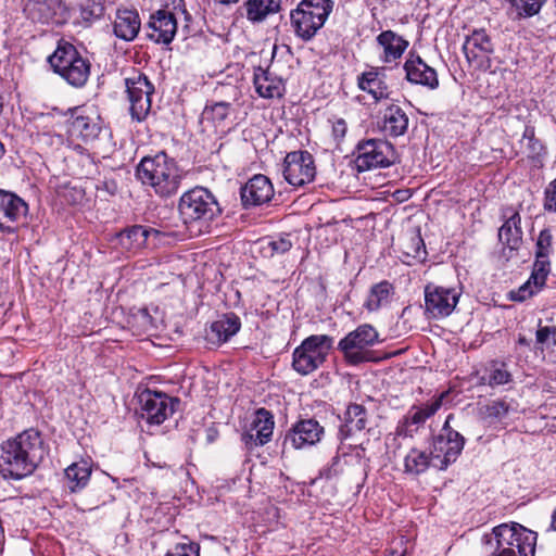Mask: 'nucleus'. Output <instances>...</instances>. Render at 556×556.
<instances>
[{"mask_svg": "<svg viewBox=\"0 0 556 556\" xmlns=\"http://www.w3.org/2000/svg\"><path fill=\"white\" fill-rule=\"evenodd\" d=\"M459 299L455 289L443 288L433 283L425 287V301L428 313H452Z\"/></svg>", "mask_w": 556, "mask_h": 556, "instance_id": "nucleus-23", "label": "nucleus"}, {"mask_svg": "<svg viewBox=\"0 0 556 556\" xmlns=\"http://www.w3.org/2000/svg\"><path fill=\"white\" fill-rule=\"evenodd\" d=\"M366 426V408L361 404H350L344 413L343 424L339 428L338 437L341 441L348 440L356 432L363 431Z\"/></svg>", "mask_w": 556, "mask_h": 556, "instance_id": "nucleus-29", "label": "nucleus"}, {"mask_svg": "<svg viewBox=\"0 0 556 556\" xmlns=\"http://www.w3.org/2000/svg\"><path fill=\"white\" fill-rule=\"evenodd\" d=\"M536 341L541 344H556V327H540L536 331Z\"/></svg>", "mask_w": 556, "mask_h": 556, "instance_id": "nucleus-49", "label": "nucleus"}, {"mask_svg": "<svg viewBox=\"0 0 556 556\" xmlns=\"http://www.w3.org/2000/svg\"><path fill=\"white\" fill-rule=\"evenodd\" d=\"M324 435V427L315 419H301L286 433L283 445L294 450L316 445Z\"/></svg>", "mask_w": 556, "mask_h": 556, "instance_id": "nucleus-15", "label": "nucleus"}, {"mask_svg": "<svg viewBox=\"0 0 556 556\" xmlns=\"http://www.w3.org/2000/svg\"><path fill=\"white\" fill-rule=\"evenodd\" d=\"M399 250L405 257L404 263L410 264L412 260L422 262L426 260L427 251L420 230L413 229L406 231L400 237L397 242Z\"/></svg>", "mask_w": 556, "mask_h": 556, "instance_id": "nucleus-30", "label": "nucleus"}, {"mask_svg": "<svg viewBox=\"0 0 556 556\" xmlns=\"http://www.w3.org/2000/svg\"><path fill=\"white\" fill-rule=\"evenodd\" d=\"M463 50L468 62L476 67L490 66V55L493 52V43L484 29L473 30L472 34L467 37Z\"/></svg>", "mask_w": 556, "mask_h": 556, "instance_id": "nucleus-19", "label": "nucleus"}, {"mask_svg": "<svg viewBox=\"0 0 556 556\" xmlns=\"http://www.w3.org/2000/svg\"><path fill=\"white\" fill-rule=\"evenodd\" d=\"M165 556H200V544L184 536L182 541L174 544Z\"/></svg>", "mask_w": 556, "mask_h": 556, "instance_id": "nucleus-46", "label": "nucleus"}, {"mask_svg": "<svg viewBox=\"0 0 556 556\" xmlns=\"http://www.w3.org/2000/svg\"><path fill=\"white\" fill-rule=\"evenodd\" d=\"M549 273L551 261L535 258L530 278L516 292H511V299L525 301L527 298L539 292L545 286Z\"/></svg>", "mask_w": 556, "mask_h": 556, "instance_id": "nucleus-26", "label": "nucleus"}, {"mask_svg": "<svg viewBox=\"0 0 556 556\" xmlns=\"http://www.w3.org/2000/svg\"><path fill=\"white\" fill-rule=\"evenodd\" d=\"M27 203L13 192L0 189V231L14 233L16 225L26 216Z\"/></svg>", "mask_w": 556, "mask_h": 556, "instance_id": "nucleus-16", "label": "nucleus"}, {"mask_svg": "<svg viewBox=\"0 0 556 556\" xmlns=\"http://www.w3.org/2000/svg\"><path fill=\"white\" fill-rule=\"evenodd\" d=\"M341 471V460L340 456L337 455L332 458L330 466L327 469L326 476L327 478H331L332 476H337Z\"/></svg>", "mask_w": 556, "mask_h": 556, "instance_id": "nucleus-52", "label": "nucleus"}, {"mask_svg": "<svg viewBox=\"0 0 556 556\" xmlns=\"http://www.w3.org/2000/svg\"><path fill=\"white\" fill-rule=\"evenodd\" d=\"M405 78L414 85H420L429 89L439 87L437 71L428 65L419 54L410 51L403 65Z\"/></svg>", "mask_w": 556, "mask_h": 556, "instance_id": "nucleus-18", "label": "nucleus"}, {"mask_svg": "<svg viewBox=\"0 0 556 556\" xmlns=\"http://www.w3.org/2000/svg\"><path fill=\"white\" fill-rule=\"evenodd\" d=\"M450 392V390L443 391L425 404L413 405L399 421L395 430L396 435L412 438L418 429L442 407Z\"/></svg>", "mask_w": 556, "mask_h": 556, "instance_id": "nucleus-13", "label": "nucleus"}, {"mask_svg": "<svg viewBox=\"0 0 556 556\" xmlns=\"http://www.w3.org/2000/svg\"><path fill=\"white\" fill-rule=\"evenodd\" d=\"M551 529L556 531V507H555V510L553 511V515H552Z\"/></svg>", "mask_w": 556, "mask_h": 556, "instance_id": "nucleus-53", "label": "nucleus"}, {"mask_svg": "<svg viewBox=\"0 0 556 556\" xmlns=\"http://www.w3.org/2000/svg\"><path fill=\"white\" fill-rule=\"evenodd\" d=\"M515 410L510 402L506 400H496L483 408L484 418L490 421H502L510 412Z\"/></svg>", "mask_w": 556, "mask_h": 556, "instance_id": "nucleus-42", "label": "nucleus"}, {"mask_svg": "<svg viewBox=\"0 0 556 556\" xmlns=\"http://www.w3.org/2000/svg\"><path fill=\"white\" fill-rule=\"evenodd\" d=\"M230 106V103L224 101L207 104L203 110L202 117L214 124H220L227 118Z\"/></svg>", "mask_w": 556, "mask_h": 556, "instance_id": "nucleus-44", "label": "nucleus"}, {"mask_svg": "<svg viewBox=\"0 0 556 556\" xmlns=\"http://www.w3.org/2000/svg\"><path fill=\"white\" fill-rule=\"evenodd\" d=\"M274 426L273 414L265 408H258L254 413L249 429L242 433V442L248 450L265 445L271 440Z\"/></svg>", "mask_w": 556, "mask_h": 556, "instance_id": "nucleus-17", "label": "nucleus"}, {"mask_svg": "<svg viewBox=\"0 0 556 556\" xmlns=\"http://www.w3.org/2000/svg\"><path fill=\"white\" fill-rule=\"evenodd\" d=\"M378 332L370 325H362L339 342V350L348 363L357 365L369 361L368 348L378 341Z\"/></svg>", "mask_w": 556, "mask_h": 556, "instance_id": "nucleus-9", "label": "nucleus"}, {"mask_svg": "<svg viewBox=\"0 0 556 556\" xmlns=\"http://www.w3.org/2000/svg\"><path fill=\"white\" fill-rule=\"evenodd\" d=\"M140 416L150 425H161L175 412L177 399L160 391L143 390L139 396Z\"/></svg>", "mask_w": 556, "mask_h": 556, "instance_id": "nucleus-12", "label": "nucleus"}, {"mask_svg": "<svg viewBox=\"0 0 556 556\" xmlns=\"http://www.w3.org/2000/svg\"><path fill=\"white\" fill-rule=\"evenodd\" d=\"M136 175L160 198L175 195L184 178L182 169L165 152L143 157L137 166Z\"/></svg>", "mask_w": 556, "mask_h": 556, "instance_id": "nucleus-3", "label": "nucleus"}, {"mask_svg": "<svg viewBox=\"0 0 556 556\" xmlns=\"http://www.w3.org/2000/svg\"><path fill=\"white\" fill-rule=\"evenodd\" d=\"M519 342H520V343H523V342H525V339H523V338H520V339H519Z\"/></svg>", "mask_w": 556, "mask_h": 556, "instance_id": "nucleus-55", "label": "nucleus"}, {"mask_svg": "<svg viewBox=\"0 0 556 556\" xmlns=\"http://www.w3.org/2000/svg\"><path fill=\"white\" fill-rule=\"evenodd\" d=\"M104 11V0H84L80 4V16L88 25L101 18Z\"/></svg>", "mask_w": 556, "mask_h": 556, "instance_id": "nucleus-43", "label": "nucleus"}, {"mask_svg": "<svg viewBox=\"0 0 556 556\" xmlns=\"http://www.w3.org/2000/svg\"><path fill=\"white\" fill-rule=\"evenodd\" d=\"M538 534L517 523H502L482 536L485 556H534Z\"/></svg>", "mask_w": 556, "mask_h": 556, "instance_id": "nucleus-2", "label": "nucleus"}, {"mask_svg": "<svg viewBox=\"0 0 556 556\" xmlns=\"http://www.w3.org/2000/svg\"><path fill=\"white\" fill-rule=\"evenodd\" d=\"M283 177L294 187H302L314 180L316 167L313 155L308 151L289 152L283 160Z\"/></svg>", "mask_w": 556, "mask_h": 556, "instance_id": "nucleus-14", "label": "nucleus"}, {"mask_svg": "<svg viewBox=\"0 0 556 556\" xmlns=\"http://www.w3.org/2000/svg\"><path fill=\"white\" fill-rule=\"evenodd\" d=\"M178 211L186 226H199L198 232L202 231V226L218 216L222 212L215 197L203 187H195L185 192L179 200Z\"/></svg>", "mask_w": 556, "mask_h": 556, "instance_id": "nucleus-6", "label": "nucleus"}, {"mask_svg": "<svg viewBox=\"0 0 556 556\" xmlns=\"http://www.w3.org/2000/svg\"><path fill=\"white\" fill-rule=\"evenodd\" d=\"M376 41L382 49L380 59L384 63L399 61L409 46L408 40L391 29L381 31Z\"/></svg>", "mask_w": 556, "mask_h": 556, "instance_id": "nucleus-27", "label": "nucleus"}, {"mask_svg": "<svg viewBox=\"0 0 556 556\" xmlns=\"http://www.w3.org/2000/svg\"><path fill=\"white\" fill-rule=\"evenodd\" d=\"M281 4L282 0H247L242 8L245 10L247 20L256 24L279 13L282 9Z\"/></svg>", "mask_w": 556, "mask_h": 556, "instance_id": "nucleus-34", "label": "nucleus"}, {"mask_svg": "<svg viewBox=\"0 0 556 556\" xmlns=\"http://www.w3.org/2000/svg\"><path fill=\"white\" fill-rule=\"evenodd\" d=\"M125 86L130 102L131 118L137 122L144 121L151 110V96L154 92V86L140 72H134L131 76L127 77Z\"/></svg>", "mask_w": 556, "mask_h": 556, "instance_id": "nucleus-11", "label": "nucleus"}, {"mask_svg": "<svg viewBox=\"0 0 556 556\" xmlns=\"http://www.w3.org/2000/svg\"><path fill=\"white\" fill-rule=\"evenodd\" d=\"M63 10L61 0H30L24 9L27 17L42 24L61 23L58 15Z\"/></svg>", "mask_w": 556, "mask_h": 556, "instance_id": "nucleus-25", "label": "nucleus"}, {"mask_svg": "<svg viewBox=\"0 0 556 556\" xmlns=\"http://www.w3.org/2000/svg\"><path fill=\"white\" fill-rule=\"evenodd\" d=\"M68 131L72 137L79 138L84 142H90L98 138L101 126L97 118L79 114L72 117Z\"/></svg>", "mask_w": 556, "mask_h": 556, "instance_id": "nucleus-35", "label": "nucleus"}, {"mask_svg": "<svg viewBox=\"0 0 556 556\" xmlns=\"http://www.w3.org/2000/svg\"><path fill=\"white\" fill-rule=\"evenodd\" d=\"M332 0H302L290 12V23L294 35L301 40L311 41L324 27L333 10Z\"/></svg>", "mask_w": 556, "mask_h": 556, "instance_id": "nucleus-5", "label": "nucleus"}, {"mask_svg": "<svg viewBox=\"0 0 556 556\" xmlns=\"http://www.w3.org/2000/svg\"><path fill=\"white\" fill-rule=\"evenodd\" d=\"M161 232L154 228H147L141 225L131 226L117 235V244L128 253H136L141 250L150 236L159 237Z\"/></svg>", "mask_w": 556, "mask_h": 556, "instance_id": "nucleus-28", "label": "nucleus"}, {"mask_svg": "<svg viewBox=\"0 0 556 556\" xmlns=\"http://www.w3.org/2000/svg\"><path fill=\"white\" fill-rule=\"evenodd\" d=\"M329 122L331 123L332 138L336 142V146L339 147L348 132V124L344 118L337 116L329 119Z\"/></svg>", "mask_w": 556, "mask_h": 556, "instance_id": "nucleus-48", "label": "nucleus"}, {"mask_svg": "<svg viewBox=\"0 0 556 556\" xmlns=\"http://www.w3.org/2000/svg\"><path fill=\"white\" fill-rule=\"evenodd\" d=\"M392 295L393 286L389 281H381L370 289L365 305L369 311L384 309L391 302Z\"/></svg>", "mask_w": 556, "mask_h": 556, "instance_id": "nucleus-40", "label": "nucleus"}, {"mask_svg": "<svg viewBox=\"0 0 556 556\" xmlns=\"http://www.w3.org/2000/svg\"><path fill=\"white\" fill-rule=\"evenodd\" d=\"M274 187L268 177L254 175L241 188V201L244 207L258 206L268 203L274 197Z\"/></svg>", "mask_w": 556, "mask_h": 556, "instance_id": "nucleus-20", "label": "nucleus"}, {"mask_svg": "<svg viewBox=\"0 0 556 556\" xmlns=\"http://www.w3.org/2000/svg\"><path fill=\"white\" fill-rule=\"evenodd\" d=\"M464 437L445 425L442 432L432 442V466L439 470H445L451 464L456 462L464 448Z\"/></svg>", "mask_w": 556, "mask_h": 556, "instance_id": "nucleus-10", "label": "nucleus"}, {"mask_svg": "<svg viewBox=\"0 0 556 556\" xmlns=\"http://www.w3.org/2000/svg\"><path fill=\"white\" fill-rule=\"evenodd\" d=\"M354 154V163L358 172L389 167L394 164L396 160L394 147L382 139L359 141L355 148Z\"/></svg>", "mask_w": 556, "mask_h": 556, "instance_id": "nucleus-8", "label": "nucleus"}, {"mask_svg": "<svg viewBox=\"0 0 556 556\" xmlns=\"http://www.w3.org/2000/svg\"><path fill=\"white\" fill-rule=\"evenodd\" d=\"M407 127L406 113L399 105H389L383 113V131L391 137H399L405 134Z\"/></svg>", "mask_w": 556, "mask_h": 556, "instance_id": "nucleus-37", "label": "nucleus"}, {"mask_svg": "<svg viewBox=\"0 0 556 556\" xmlns=\"http://www.w3.org/2000/svg\"><path fill=\"white\" fill-rule=\"evenodd\" d=\"M292 247L291 241L288 238H279L277 240H270L267 243V248L270 250V254H283L288 252Z\"/></svg>", "mask_w": 556, "mask_h": 556, "instance_id": "nucleus-50", "label": "nucleus"}, {"mask_svg": "<svg viewBox=\"0 0 556 556\" xmlns=\"http://www.w3.org/2000/svg\"><path fill=\"white\" fill-rule=\"evenodd\" d=\"M140 18L135 10H117L113 30L116 37L125 40H134L140 30Z\"/></svg>", "mask_w": 556, "mask_h": 556, "instance_id": "nucleus-32", "label": "nucleus"}, {"mask_svg": "<svg viewBox=\"0 0 556 556\" xmlns=\"http://www.w3.org/2000/svg\"><path fill=\"white\" fill-rule=\"evenodd\" d=\"M184 2V0H179V3Z\"/></svg>", "mask_w": 556, "mask_h": 556, "instance_id": "nucleus-56", "label": "nucleus"}, {"mask_svg": "<svg viewBox=\"0 0 556 556\" xmlns=\"http://www.w3.org/2000/svg\"><path fill=\"white\" fill-rule=\"evenodd\" d=\"M149 38L156 43L168 45L173 41L177 31L175 15L167 10H157L151 14L148 22Z\"/></svg>", "mask_w": 556, "mask_h": 556, "instance_id": "nucleus-22", "label": "nucleus"}, {"mask_svg": "<svg viewBox=\"0 0 556 556\" xmlns=\"http://www.w3.org/2000/svg\"><path fill=\"white\" fill-rule=\"evenodd\" d=\"M520 215L514 212L498 230L500 241L510 250H516L521 242Z\"/></svg>", "mask_w": 556, "mask_h": 556, "instance_id": "nucleus-39", "label": "nucleus"}, {"mask_svg": "<svg viewBox=\"0 0 556 556\" xmlns=\"http://www.w3.org/2000/svg\"><path fill=\"white\" fill-rule=\"evenodd\" d=\"M359 89L369 93L378 102L389 98V88L382 75L377 70L363 73L357 78Z\"/></svg>", "mask_w": 556, "mask_h": 556, "instance_id": "nucleus-36", "label": "nucleus"}, {"mask_svg": "<svg viewBox=\"0 0 556 556\" xmlns=\"http://www.w3.org/2000/svg\"><path fill=\"white\" fill-rule=\"evenodd\" d=\"M435 319H438V317H443L444 315H438V314H434L432 315Z\"/></svg>", "mask_w": 556, "mask_h": 556, "instance_id": "nucleus-54", "label": "nucleus"}, {"mask_svg": "<svg viewBox=\"0 0 556 556\" xmlns=\"http://www.w3.org/2000/svg\"><path fill=\"white\" fill-rule=\"evenodd\" d=\"M506 14L513 21H520L536 15L546 0H504Z\"/></svg>", "mask_w": 556, "mask_h": 556, "instance_id": "nucleus-38", "label": "nucleus"}, {"mask_svg": "<svg viewBox=\"0 0 556 556\" xmlns=\"http://www.w3.org/2000/svg\"><path fill=\"white\" fill-rule=\"evenodd\" d=\"M77 148L79 150L77 162L80 165V169L77 172V175L85 178L91 177L97 173V165L93 157L89 153H85L83 148L79 146Z\"/></svg>", "mask_w": 556, "mask_h": 556, "instance_id": "nucleus-47", "label": "nucleus"}, {"mask_svg": "<svg viewBox=\"0 0 556 556\" xmlns=\"http://www.w3.org/2000/svg\"><path fill=\"white\" fill-rule=\"evenodd\" d=\"M43 455L42 439L35 429L25 430L0 444V477L18 481L30 476Z\"/></svg>", "mask_w": 556, "mask_h": 556, "instance_id": "nucleus-1", "label": "nucleus"}, {"mask_svg": "<svg viewBox=\"0 0 556 556\" xmlns=\"http://www.w3.org/2000/svg\"><path fill=\"white\" fill-rule=\"evenodd\" d=\"M553 253V236L549 229H543L536 240L535 244V258L542 261H549Z\"/></svg>", "mask_w": 556, "mask_h": 556, "instance_id": "nucleus-45", "label": "nucleus"}, {"mask_svg": "<svg viewBox=\"0 0 556 556\" xmlns=\"http://www.w3.org/2000/svg\"><path fill=\"white\" fill-rule=\"evenodd\" d=\"M545 207L556 212V178L545 190Z\"/></svg>", "mask_w": 556, "mask_h": 556, "instance_id": "nucleus-51", "label": "nucleus"}, {"mask_svg": "<svg viewBox=\"0 0 556 556\" xmlns=\"http://www.w3.org/2000/svg\"><path fill=\"white\" fill-rule=\"evenodd\" d=\"M471 378L477 380L478 386H488L492 389L513 382L508 363L500 359L488 362L482 369L475 370Z\"/></svg>", "mask_w": 556, "mask_h": 556, "instance_id": "nucleus-21", "label": "nucleus"}, {"mask_svg": "<svg viewBox=\"0 0 556 556\" xmlns=\"http://www.w3.org/2000/svg\"><path fill=\"white\" fill-rule=\"evenodd\" d=\"M253 84L258 96L266 99L281 97L285 89L281 78L262 67L254 70Z\"/></svg>", "mask_w": 556, "mask_h": 556, "instance_id": "nucleus-31", "label": "nucleus"}, {"mask_svg": "<svg viewBox=\"0 0 556 556\" xmlns=\"http://www.w3.org/2000/svg\"><path fill=\"white\" fill-rule=\"evenodd\" d=\"M241 328L237 315H220L205 329V340L213 345H222L233 337Z\"/></svg>", "mask_w": 556, "mask_h": 556, "instance_id": "nucleus-24", "label": "nucleus"}, {"mask_svg": "<svg viewBox=\"0 0 556 556\" xmlns=\"http://www.w3.org/2000/svg\"><path fill=\"white\" fill-rule=\"evenodd\" d=\"M92 472V460L81 458L71 464L64 471L66 486L71 493H76L86 488Z\"/></svg>", "mask_w": 556, "mask_h": 556, "instance_id": "nucleus-33", "label": "nucleus"}, {"mask_svg": "<svg viewBox=\"0 0 556 556\" xmlns=\"http://www.w3.org/2000/svg\"><path fill=\"white\" fill-rule=\"evenodd\" d=\"M47 61L53 73L75 88L84 87L89 79L91 71L89 59L64 39L58 41L54 52L48 56Z\"/></svg>", "mask_w": 556, "mask_h": 556, "instance_id": "nucleus-4", "label": "nucleus"}, {"mask_svg": "<svg viewBox=\"0 0 556 556\" xmlns=\"http://www.w3.org/2000/svg\"><path fill=\"white\" fill-rule=\"evenodd\" d=\"M332 346L333 338L330 336L307 337L292 353V368L302 376L312 374L323 366Z\"/></svg>", "mask_w": 556, "mask_h": 556, "instance_id": "nucleus-7", "label": "nucleus"}, {"mask_svg": "<svg viewBox=\"0 0 556 556\" xmlns=\"http://www.w3.org/2000/svg\"><path fill=\"white\" fill-rule=\"evenodd\" d=\"M432 465L431 453L418 448H410L404 458V471L409 475L419 476L427 471Z\"/></svg>", "mask_w": 556, "mask_h": 556, "instance_id": "nucleus-41", "label": "nucleus"}]
</instances>
